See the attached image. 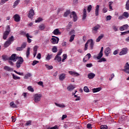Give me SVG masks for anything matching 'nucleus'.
I'll use <instances>...</instances> for the list:
<instances>
[{"label":"nucleus","mask_w":129,"mask_h":129,"mask_svg":"<svg viewBox=\"0 0 129 129\" xmlns=\"http://www.w3.org/2000/svg\"><path fill=\"white\" fill-rule=\"evenodd\" d=\"M102 56H103V52H99L98 54V56L96 57V58L98 60H100V59H101V58H102Z\"/></svg>","instance_id":"27"},{"label":"nucleus","mask_w":129,"mask_h":129,"mask_svg":"<svg viewBox=\"0 0 129 129\" xmlns=\"http://www.w3.org/2000/svg\"><path fill=\"white\" fill-rule=\"evenodd\" d=\"M58 50L57 49V46H53L52 49V51L53 53H57Z\"/></svg>","instance_id":"40"},{"label":"nucleus","mask_w":129,"mask_h":129,"mask_svg":"<svg viewBox=\"0 0 129 129\" xmlns=\"http://www.w3.org/2000/svg\"><path fill=\"white\" fill-rule=\"evenodd\" d=\"M88 41H87V42L85 44V47H84V51H87V49L88 48Z\"/></svg>","instance_id":"46"},{"label":"nucleus","mask_w":129,"mask_h":129,"mask_svg":"<svg viewBox=\"0 0 129 129\" xmlns=\"http://www.w3.org/2000/svg\"><path fill=\"white\" fill-rule=\"evenodd\" d=\"M104 37V34H101L96 39V42H100V40L102 39Z\"/></svg>","instance_id":"24"},{"label":"nucleus","mask_w":129,"mask_h":129,"mask_svg":"<svg viewBox=\"0 0 129 129\" xmlns=\"http://www.w3.org/2000/svg\"><path fill=\"white\" fill-rule=\"evenodd\" d=\"M14 40H15V38H14V36H11L10 37H9L8 42L12 43V42H14Z\"/></svg>","instance_id":"39"},{"label":"nucleus","mask_w":129,"mask_h":129,"mask_svg":"<svg viewBox=\"0 0 129 129\" xmlns=\"http://www.w3.org/2000/svg\"><path fill=\"white\" fill-rule=\"evenodd\" d=\"M33 55L34 57H36V55H37V52L38 51V46L36 45L33 48Z\"/></svg>","instance_id":"16"},{"label":"nucleus","mask_w":129,"mask_h":129,"mask_svg":"<svg viewBox=\"0 0 129 129\" xmlns=\"http://www.w3.org/2000/svg\"><path fill=\"white\" fill-rule=\"evenodd\" d=\"M18 60L17 61V62H20L21 63H24V58H23V57H22V56H20V57L18 56Z\"/></svg>","instance_id":"35"},{"label":"nucleus","mask_w":129,"mask_h":129,"mask_svg":"<svg viewBox=\"0 0 129 129\" xmlns=\"http://www.w3.org/2000/svg\"><path fill=\"white\" fill-rule=\"evenodd\" d=\"M4 69L6 71H14V69L10 68L9 66H5Z\"/></svg>","instance_id":"19"},{"label":"nucleus","mask_w":129,"mask_h":129,"mask_svg":"<svg viewBox=\"0 0 129 129\" xmlns=\"http://www.w3.org/2000/svg\"><path fill=\"white\" fill-rule=\"evenodd\" d=\"M100 129H107V126L101 125L100 126Z\"/></svg>","instance_id":"64"},{"label":"nucleus","mask_w":129,"mask_h":129,"mask_svg":"<svg viewBox=\"0 0 129 129\" xmlns=\"http://www.w3.org/2000/svg\"><path fill=\"white\" fill-rule=\"evenodd\" d=\"M47 129H58V126L55 125L53 127H48Z\"/></svg>","instance_id":"61"},{"label":"nucleus","mask_w":129,"mask_h":129,"mask_svg":"<svg viewBox=\"0 0 129 129\" xmlns=\"http://www.w3.org/2000/svg\"><path fill=\"white\" fill-rule=\"evenodd\" d=\"M28 90L31 92H34V88H32V86H29L27 87Z\"/></svg>","instance_id":"45"},{"label":"nucleus","mask_w":129,"mask_h":129,"mask_svg":"<svg viewBox=\"0 0 129 129\" xmlns=\"http://www.w3.org/2000/svg\"><path fill=\"white\" fill-rule=\"evenodd\" d=\"M19 4H20V0H16L14 2V5L13 6V9H15V8H16V7H17L18 5H19Z\"/></svg>","instance_id":"28"},{"label":"nucleus","mask_w":129,"mask_h":129,"mask_svg":"<svg viewBox=\"0 0 129 129\" xmlns=\"http://www.w3.org/2000/svg\"><path fill=\"white\" fill-rule=\"evenodd\" d=\"M52 57H53V55H52V54H48L47 57H46V59L47 61H49V60H50V59L52 58Z\"/></svg>","instance_id":"43"},{"label":"nucleus","mask_w":129,"mask_h":129,"mask_svg":"<svg viewBox=\"0 0 129 129\" xmlns=\"http://www.w3.org/2000/svg\"><path fill=\"white\" fill-rule=\"evenodd\" d=\"M90 58H91V54L90 53H88L87 55H85V56L83 58V62L84 63L87 62V61H88L89 59H90Z\"/></svg>","instance_id":"5"},{"label":"nucleus","mask_w":129,"mask_h":129,"mask_svg":"<svg viewBox=\"0 0 129 129\" xmlns=\"http://www.w3.org/2000/svg\"><path fill=\"white\" fill-rule=\"evenodd\" d=\"M100 6L99 5H97L95 7V15L96 17H98V16H99V8Z\"/></svg>","instance_id":"10"},{"label":"nucleus","mask_w":129,"mask_h":129,"mask_svg":"<svg viewBox=\"0 0 129 129\" xmlns=\"http://www.w3.org/2000/svg\"><path fill=\"white\" fill-rule=\"evenodd\" d=\"M122 71H123L125 73H127V74H129V64L128 62H126L124 66V69H123Z\"/></svg>","instance_id":"4"},{"label":"nucleus","mask_w":129,"mask_h":129,"mask_svg":"<svg viewBox=\"0 0 129 129\" xmlns=\"http://www.w3.org/2000/svg\"><path fill=\"white\" fill-rule=\"evenodd\" d=\"M75 87H74L73 85H70V86H69L67 88V90H68V91H72V90H73L74 89H75Z\"/></svg>","instance_id":"20"},{"label":"nucleus","mask_w":129,"mask_h":129,"mask_svg":"<svg viewBox=\"0 0 129 129\" xmlns=\"http://www.w3.org/2000/svg\"><path fill=\"white\" fill-rule=\"evenodd\" d=\"M39 28L41 31H44L46 26H45V24H41L39 25Z\"/></svg>","instance_id":"31"},{"label":"nucleus","mask_w":129,"mask_h":129,"mask_svg":"<svg viewBox=\"0 0 129 129\" xmlns=\"http://www.w3.org/2000/svg\"><path fill=\"white\" fill-rule=\"evenodd\" d=\"M84 91L85 92L88 93V92H89V89L88 88V87L85 86L84 87Z\"/></svg>","instance_id":"52"},{"label":"nucleus","mask_w":129,"mask_h":129,"mask_svg":"<svg viewBox=\"0 0 129 129\" xmlns=\"http://www.w3.org/2000/svg\"><path fill=\"white\" fill-rule=\"evenodd\" d=\"M34 102L36 103L39 102L41 100V98L42 97V94H35L34 95Z\"/></svg>","instance_id":"2"},{"label":"nucleus","mask_w":129,"mask_h":129,"mask_svg":"<svg viewBox=\"0 0 129 129\" xmlns=\"http://www.w3.org/2000/svg\"><path fill=\"white\" fill-rule=\"evenodd\" d=\"M101 90V88H94L92 89V92L93 93H95L96 92H99V91H100Z\"/></svg>","instance_id":"25"},{"label":"nucleus","mask_w":129,"mask_h":129,"mask_svg":"<svg viewBox=\"0 0 129 129\" xmlns=\"http://www.w3.org/2000/svg\"><path fill=\"white\" fill-rule=\"evenodd\" d=\"M66 77V74H61L59 75V80H60V81H63V80L65 79Z\"/></svg>","instance_id":"14"},{"label":"nucleus","mask_w":129,"mask_h":129,"mask_svg":"<svg viewBox=\"0 0 129 129\" xmlns=\"http://www.w3.org/2000/svg\"><path fill=\"white\" fill-rule=\"evenodd\" d=\"M10 61H13V62H16L18 60V56H16V54H13L9 58Z\"/></svg>","instance_id":"6"},{"label":"nucleus","mask_w":129,"mask_h":129,"mask_svg":"<svg viewBox=\"0 0 129 129\" xmlns=\"http://www.w3.org/2000/svg\"><path fill=\"white\" fill-rule=\"evenodd\" d=\"M11 44H12V42L8 41V40L4 44L5 48H8V47H9V46H10Z\"/></svg>","instance_id":"30"},{"label":"nucleus","mask_w":129,"mask_h":129,"mask_svg":"<svg viewBox=\"0 0 129 129\" xmlns=\"http://www.w3.org/2000/svg\"><path fill=\"white\" fill-rule=\"evenodd\" d=\"M23 64L22 62H20L19 61H17L16 65V67L17 68L19 69L21 68V66Z\"/></svg>","instance_id":"36"},{"label":"nucleus","mask_w":129,"mask_h":129,"mask_svg":"<svg viewBox=\"0 0 129 129\" xmlns=\"http://www.w3.org/2000/svg\"><path fill=\"white\" fill-rule=\"evenodd\" d=\"M123 27L124 30H127V28H128V25H127V24L124 25H123Z\"/></svg>","instance_id":"63"},{"label":"nucleus","mask_w":129,"mask_h":129,"mask_svg":"<svg viewBox=\"0 0 129 129\" xmlns=\"http://www.w3.org/2000/svg\"><path fill=\"white\" fill-rule=\"evenodd\" d=\"M99 29H100V25L97 24L92 28V32L93 34H97Z\"/></svg>","instance_id":"1"},{"label":"nucleus","mask_w":129,"mask_h":129,"mask_svg":"<svg viewBox=\"0 0 129 129\" xmlns=\"http://www.w3.org/2000/svg\"><path fill=\"white\" fill-rule=\"evenodd\" d=\"M21 47L25 49V48H26V47H27V43L26 42H23L22 45H21Z\"/></svg>","instance_id":"55"},{"label":"nucleus","mask_w":129,"mask_h":129,"mask_svg":"<svg viewBox=\"0 0 129 129\" xmlns=\"http://www.w3.org/2000/svg\"><path fill=\"white\" fill-rule=\"evenodd\" d=\"M2 58L4 60V61H7V60L9 59L7 55H2Z\"/></svg>","instance_id":"42"},{"label":"nucleus","mask_w":129,"mask_h":129,"mask_svg":"<svg viewBox=\"0 0 129 129\" xmlns=\"http://www.w3.org/2000/svg\"><path fill=\"white\" fill-rule=\"evenodd\" d=\"M113 4V2H110L109 3V10H112V6H111V5H112Z\"/></svg>","instance_id":"53"},{"label":"nucleus","mask_w":129,"mask_h":129,"mask_svg":"<svg viewBox=\"0 0 129 129\" xmlns=\"http://www.w3.org/2000/svg\"><path fill=\"white\" fill-rule=\"evenodd\" d=\"M87 11L86 8H84L83 11V20H85L86 19V17H87V15L86 14Z\"/></svg>","instance_id":"18"},{"label":"nucleus","mask_w":129,"mask_h":129,"mask_svg":"<svg viewBox=\"0 0 129 129\" xmlns=\"http://www.w3.org/2000/svg\"><path fill=\"white\" fill-rule=\"evenodd\" d=\"M94 77H95V75L93 73H90L88 75L89 79H93Z\"/></svg>","instance_id":"17"},{"label":"nucleus","mask_w":129,"mask_h":129,"mask_svg":"<svg viewBox=\"0 0 129 129\" xmlns=\"http://www.w3.org/2000/svg\"><path fill=\"white\" fill-rule=\"evenodd\" d=\"M34 15L35 13H34V10H33V9H31L29 12L28 17L29 19H32V18L34 17Z\"/></svg>","instance_id":"11"},{"label":"nucleus","mask_w":129,"mask_h":129,"mask_svg":"<svg viewBox=\"0 0 129 129\" xmlns=\"http://www.w3.org/2000/svg\"><path fill=\"white\" fill-rule=\"evenodd\" d=\"M52 33L54 34V35H61V32H60V31H59V29H55Z\"/></svg>","instance_id":"23"},{"label":"nucleus","mask_w":129,"mask_h":129,"mask_svg":"<svg viewBox=\"0 0 129 129\" xmlns=\"http://www.w3.org/2000/svg\"><path fill=\"white\" fill-rule=\"evenodd\" d=\"M42 20V18H38L37 20H35V23H40Z\"/></svg>","instance_id":"60"},{"label":"nucleus","mask_w":129,"mask_h":129,"mask_svg":"<svg viewBox=\"0 0 129 129\" xmlns=\"http://www.w3.org/2000/svg\"><path fill=\"white\" fill-rule=\"evenodd\" d=\"M26 37L27 38L28 43H31L32 42V39H30V38H33V36H30L29 35V33L26 34Z\"/></svg>","instance_id":"21"},{"label":"nucleus","mask_w":129,"mask_h":129,"mask_svg":"<svg viewBox=\"0 0 129 129\" xmlns=\"http://www.w3.org/2000/svg\"><path fill=\"white\" fill-rule=\"evenodd\" d=\"M54 104L56 106H58V107H60V108H64V107H65V105L64 104H60L57 103H54Z\"/></svg>","instance_id":"34"},{"label":"nucleus","mask_w":129,"mask_h":129,"mask_svg":"<svg viewBox=\"0 0 129 129\" xmlns=\"http://www.w3.org/2000/svg\"><path fill=\"white\" fill-rule=\"evenodd\" d=\"M5 32H8L9 33H11V27L9 25L7 26L6 31Z\"/></svg>","instance_id":"57"},{"label":"nucleus","mask_w":129,"mask_h":129,"mask_svg":"<svg viewBox=\"0 0 129 129\" xmlns=\"http://www.w3.org/2000/svg\"><path fill=\"white\" fill-rule=\"evenodd\" d=\"M118 20H120V21H121V20H123V19H125L124 18V17L123 16V15L122 14V15H120L118 17Z\"/></svg>","instance_id":"56"},{"label":"nucleus","mask_w":129,"mask_h":129,"mask_svg":"<svg viewBox=\"0 0 129 129\" xmlns=\"http://www.w3.org/2000/svg\"><path fill=\"white\" fill-rule=\"evenodd\" d=\"M111 51V49L109 47H107L105 49L104 53L105 56L106 57H108L109 56V54H110V52Z\"/></svg>","instance_id":"7"},{"label":"nucleus","mask_w":129,"mask_h":129,"mask_svg":"<svg viewBox=\"0 0 129 129\" xmlns=\"http://www.w3.org/2000/svg\"><path fill=\"white\" fill-rule=\"evenodd\" d=\"M125 9L127 11L129 10V0H127L125 5Z\"/></svg>","instance_id":"50"},{"label":"nucleus","mask_w":129,"mask_h":129,"mask_svg":"<svg viewBox=\"0 0 129 129\" xmlns=\"http://www.w3.org/2000/svg\"><path fill=\"white\" fill-rule=\"evenodd\" d=\"M72 16L73 18V21L76 22L78 19V18L77 17V15H76V13L74 11H73L71 13V15H70L71 19H72Z\"/></svg>","instance_id":"3"},{"label":"nucleus","mask_w":129,"mask_h":129,"mask_svg":"<svg viewBox=\"0 0 129 129\" xmlns=\"http://www.w3.org/2000/svg\"><path fill=\"white\" fill-rule=\"evenodd\" d=\"M10 106L12 108H16V107H17V105H16V104H15V102H14V101L11 102L10 103Z\"/></svg>","instance_id":"26"},{"label":"nucleus","mask_w":129,"mask_h":129,"mask_svg":"<svg viewBox=\"0 0 129 129\" xmlns=\"http://www.w3.org/2000/svg\"><path fill=\"white\" fill-rule=\"evenodd\" d=\"M14 72H15V73H16V74H18V75H21V76H23L24 75V74L23 73H20V72H18L17 71L14 70Z\"/></svg>","instance_id":"58"},{"label":"nucleus","mask_w":129,"mask_h":129,"mask_svg":"<svg viewBox=\"0 0 129 129\" xmlns=\"http://www.w3.org/2000/svg\"><path fill=\"white\" fill-rule=\"evenodd\" d=\"M17 51H23V48L21 46V47H18L16 48Z\"/></svg>","instance_id":"59"},{"label":"nucleus","mask_w":129,"mask_h":129,"mask_svg":"<svg viewBox=\"0 0 129 129\" xmlns=\"http://www.w3.org/2000/svg\"><path fill=\"white\" fill-rule=\"evenodd\" d=\"M98 62H99L100 63H101L102 62H106V59H105V58H104V57H103V58L99 59Z\"/></svg>","instance_id":"44"},{"label":"nucleus","mask_w":129,"mask_h":129,"mask_svg":"<svg viewBox=\"0 0 129 129\" xmlns=\"http://www.w3.org/2000/svg\"><path fill=\"white\" fill-rule=\"evenodd\" d=\"M25 125L26 126H29V125H32V121L31 120H29L26 122L25 123Z\"/></svg>","instance_id":"41"},{"label":"nucleus","mask_w":129,"mask_h":129,"mask_svg":"<svg viewBox=\"0 0 129 129\" xmlns=\"http://www.w3.org/2000/svg\"><path fill=\"white\" fill-rule=\"evenodd\" d=\"M30 50H31V48H30V47L27 48V50L26 51L27 58H28V57H29V56H30Z\"/></svg>","instance_id":"37"},{"label":"nucleus","mask_w":129,"mask_h":129,"mask_svg":"<svg viewBox=\"0 0 129 129\" xmlns=\"http://www.w3.org/2000/svg\"><path fill=\"white\" fill-rule=\"evenodd\" d=\"M88 44H89L91 50H92V49H93V46H94V43L93 42V40L92 39L88 40Z\"/></svg>","instance_id":"12"},{"label":"nucleus","mask_w":129,"mask_h":129,"mask_svg":"<svg viewBox=\"0 0 129 129\" xmlns=\"http://www.w3.org/2000/svg\"><path fill=\"white\" fill-rule=\"evenodd\" d=\"M9 35H10V33H9L8 31H5L3 35L4 40H7V38H8Z\"/></svg>","instance_id":"22"},{"label":"nucleus","mask_w":129,"mask_h":129,"mask_svg":"<svg viewBox=\"0 0 129 129\" xmlns=\"http://www.w3.org/2000/svg\"><path fill=\"white\" fill-rule=\"evenodd\" d=\"M128 49L127 48H124L122 49L121 52L119 53L120 56H122V55H125V54L127 53Z\"/></svg>","instance_id":"9"},{"label":"nucleus","mask_w":129,"mask_h":129,"mask_svg":"<svg viewBox=\"0 0 129 129\" xmlns=\"http://www.w3.org/2000/svg\"><path fill=\"white\" fill-rule=\"evenodd\" d=\"M92 9V6L89 5V6H88L87 7L88 13H90V12H91Z\"/></svg>","instance_id":"49"},{"label":"nucleus","mask_w":129,"mask_h":129,"mask_svg":"<svg viewBox=\"0 0 129 129\" xmlns=\"http://www.w3.org/2000/svg\"><path fill=\"white\" fill-rule=\"evenodd\" d=\"M70 14H71V11H70V10H67L66 12H64L63 17H68V15H70Z\"/></svg>","instance_id":"32"},{"label":"nucleus","mask_w":129,"mask_h":129,"mask_svg":"<svg viewBox=\"0 0 129 129\" xmlns=\"http://www.w3.org/2000/svg\"><path fill=\"white\" fill-rule=\"evenodd\" d=\"M46 68L48 69V70H52L53 69V67L52 66H49L48 64L45 65Z\"/></svg>","instance_id":"38"},{"label":"nucleus","mask_w":129,"mask_h":129,"mask_svg":"<svg viewBox=\"0 0 129 129\" xmlns=\"http://www.w3.org/2000/svg\"><path fill=\"white\" fill-rule=\"evenodd\" d=\"M54 60H57L58 62H61V61H62V58H61V56L56 55L54 58Z\"/></svg>","instance_id":"29"},{"label":"nucleus","mask_w":129,"mask_h":129,"mask_svg":"<svg viewBox=\"0 0 129 129\" xmlns=\"http://www.w3.org/2000/svg\"><path fill=\"white\" fill-rule=\"evenodd\" d=\"M69 73L70 75H72V76H76L77 77L80 75L78 73L74 71H69Z\"/></svg>","instance_id":"13"},{"label":"nucleus","mask_w":129,"mask_h":129,"mask_svg":"<svg viewBox=\"0 0 129 129\" xmlns=\"http://www.w3.org/2000/svg\"><path fill=\"white\" fill-rule=\"evenodd\" d=\"M13 18L15 22H20V19H21V17H20V16H19V15L18 14L15 15Z\"/></svg>","instance_id":"15"},{"label":"nucleus","mask_w":129,"mask_h":129,"mask_svg":"<svg viewBox=\"0 0 129 129\" xmlns=\"http://www.w3.org/2000/svg\"><path fill=\"white\" fill-rule=\"evenodd\" d=\"M75 38V35L73 34L70 37V42H73Z\"/></svg>","instance_id":"51"},{"label":"nucleus","mask_w":129,"mask_h":129,"mask_svg":"<svg viewBox=\"0 0 129 129\" xmlns=\"http://www.w3.org/2000/svg\"><path fill=\"white\" fill-rule=\"evenodd\" d=\"M38 63H39V61L35 60L33 61L32 65V66H35V65L38 64Z\"/></svg>","instance_id":"54"},{"label":"nucleus","mask_w":129,"mask_h":129,"mask_svg":"<svg viewBox=\"0 0 129 129\" xmlns=\"http://www.w3.org/2000/svg\"><path fill=\"white\" fill-rule=\"evenodd\" d=\"M12 76H13V79H14L15 80H17L18 79H19V80L21 79V78L20 77H18L17 76H15L14 74L12 75Z\"/></svg>","instance_id":"47"},{"label":"nucleus","mask_w":129,"mask_h":129,"mask_svg":"<svg viewBox=\"0 0 129 129\" xmlns=\"http://www.w3.org/2000/svg\"><path fill=\"white\" fill-rule=\"evenodd\" d=\"M91 123H88L87 125V128H92Z\"/></svg>","instance_id":"62"},{"label":"nucleus","mask_w":129,"mask_h":129,"mask_svg":"<svg viewBox=\"0 0 129 129\" xmlns=\"http://www.w3.org/2000/svg\"><path fill=\"white\" fill-rule=\"evenodd\" d=\"M123 16L125 19H128L129 17V14L127 12H125L123 13Z\"/></svg>","instance_id":"33"},{"label":"nucleus","mask_w":129,"mask_h":129,"mask_svg":"<svg viewBox=\"0 0 129 129\" xmlns=\"http://www.w3.org/2000/svg\"><path fill=\"white\" fill-rule=\"evenodd\" d=\"M7 2H9V0H1L0 2V5L3 6V5H5Z\"/></svg>","instance_id":"48"},{"label":"nucleus","mask_w":129,"mask_h":129,"mask_svg":"<svg viewBox=\"0 0 129 129\" xmlns=\"http://www.w3.org/2000/svg\"><path fill=\"white\" fill-rule=\"evenodd\" d=\"M51 41L52 44H58L59 42V38L57 37H54V38H52L51 39Z\"/></svg>","instance_id":"8"}]
</instances>
